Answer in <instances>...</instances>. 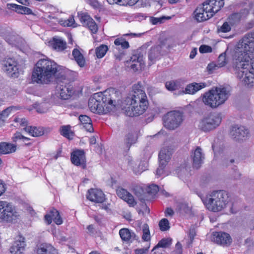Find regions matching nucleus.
I'll return each instance as SVG.
<instances>
[{
	"label": "nucleus",
	"instance_id": "1",
	"mask_svg": "<svg viewBox=\"0 0 254 254\" xmlns=\"http://www.w3.org/2000/svg\"><path fill=\"white\" fill-rule=\"evenodd\" d=\"M254 53V32L247 34L239 41L235 49L233 65L237 77L246 85H254V62L249 64Z\"/></svg>",
	"mask_w": 254,
	"mask_h": 254
},
{
	"label": "nucleus",
	"instance_id": "2",
	"mask_svg": "<svg viewBox=\"0 0 254 254\" xmlns=\"http://www.w3.org/2000/svg\"><path fill=\"white\" fill-rule=\"evenodd\" d=\"M125 110L128 116H138L143 114L147 108L148 101L144 88L140 83L132 86V94L125 100Z\"/></svg>",
	"mask_w": 254,
	"mask_h": 254
},
{
	"label": "nucleus",
	"instance_id": "3",
	"mask_svg": "<svg viewBox=\"0 0 254 254\" xmlns=\"http://www.w3.org/2000/svg\"><path fill=\"white\" fill-rule=\"evenodd\" d=\"M59 68L52 60L48 58L40 59L34 67L32 81L38 84H49L55 78Z\"/></svg>",
	"mask_w": 254,
	"mask_h": 254
},
{
	"label": "nucleus",
	"instance_id": "4",
	"mask_svg": "<svg viewBox=\"0 0 254 254\" xmlns=\"http://www.w3.org/2000/svg\"><path fill=\"white\" fill-rule=\"evenodd\" d=\"M118 94V92L113 89L106 90L104 93H95L89 99V108L91 112L99 114L110 112L116 106V99Z\"/></svg>",
	"mask_w": 254,
	"mask_h": 254
},
{
	"label": "nucleus",
	"instance_id": "5",
	"mask_svg": "<svg viewBox=\"0 0 254 254\" xmlns=\"http://www.w3.org/2000/svg\"><path fill=\"white\" fill-rule=\"evenodd\" d=\"M229 96V91L225 87H216L205 92L203 95L202 101L205 106L216 109L224 104Z\"/></svg>",
	"mask_w": 254,
	"mask_h": 254
},
{
	"label": "nucleus",
	"instance_id": "6",
	"mask_svg": "<svg viewBox=\"0 0 254 254\" xmlns=\"http://www.w3.org/2000/svg\"><path fill=\"white\" fill-rule=\"evenodd\" d=\"M229 96V91L225 87H216L205 92L203 95L202 101L205 106L216 109L224 104Z\"/></svg>",
	"mask_w": 254,
	"mask_h": 254
},
{
	"label": "nucleus",
	"instance_id": "7",
	"mask_svg": "<svg viewBox=\"0 0 254 254\" xmlns=\"http://www.w3.org/2000/svg\"><path fill=\"white\" fill-rule=\"evenodd\" d=\"M202 200L207 208L213 212L221 211L229 202L228 194L224 190L213 191Z\"/></svg>",
	"mask_w": 254,
	"mask_h": 254
},
{
	"label": "nucleus",
	"instance_id": "8",
	"mask_svg": "<svg viewBox=\"0 0 254 254\" xmlns=\"http://www.w3.org/2000/svg\"><path fill=\"white\" fill-rule=\"evenodd\" d=\"M19 217V212L12 203L0 200V222H12Z\"/></svg>",
	"mask_w": 254,
	"mask_h": 254
},
{
	"label": "nucleus",
	"instance_id": "9",
	"mask_svg": "<svg viewBox=\"0 0 254 254\" xmlns=\"http://www.w3.org/2000/svg\"><path fill=\"white\" fill-rule=\"evenodd\" d=\"M19 217V212L12 203L0 200V222H12Z\"/></svg>",
	"mask_w": 254,
	"mask_h": 254
},
{
	"label": "nucleus",
	"instance_id": "10",
	"mask_svg": "<svg viewBox=\"0 0 254 254\" xmlns=\"http://www.w3.org/2000/svg\"><path fill=\"white\" fill-rule=\"evenodd\" d=\"M221 120L219 114L211 113L201 120L198 127L204 131H209L217 127L221 124Z\"/></svg>",
	"mask_w": 254,
	"mask_h": 254
},
{
	"label": "nucleus",
	"instance_id": "11",
	"mask_svg": "<svg viewBox=\"0 0 254 254\" xmlns=\"http://www.w3.org/2000/svg\"><path fill=\"white\" fill-rule=\"evenodd\" d=\"M182 115L179 112H171L164 118V127L169 129H174L178 127L182 122Z\"/></svg>",
	"mask_w": 254,
	"mask_h": 254
},
{
	"label": "nucleus",
	"instance_id": "12",
	"mask_svg": "<svg viewBox=\"0 0 254 254\" xmlns=\"http://www.w3.org/2000/svg\"><path fill=\"white\" fill-rule=\"evenodd\" d=\"M2 69L9 77H16L18 76L17 63L13 58H5L2 62Z\"/></svg>",
	"mask_w": 254,
	"mask_h": 254
},
{
	"label": "nucleus",
	"instance_id": "13",
	"mask_svg": "<svg viewBox=\"0 0 254 254\" xmlns=\"http://www.w3.org/2000/svg\"><path fill=\"white\" fill-rule=\"evenodd\" d=\"M78 17L83 26L87 27L92 33L95 34L97 32V25L88 14L85 12H79Z\"/></svg>",
	"mask_w": 254,
	"mask_h": 254
},
{
	"label": "nucleus",
	"instance_id": "14",
	"mask_svg": "<svg viewBox=\"0 0 254 254\" xmlns=\"http://www.w3.org/2000/svg\"><path fill=\"white\" fill-rule=\"evenodd\" d=\"M211 240L214 243L223 246H229L232 243V239L230 235L223 232H214Z\"/></svg>",
	"mask_w": 254,
	"mask_h": 254
},
{
	"label": "nucleus",
	"instance_id": "15",
	"mask_svg": "<svg viewBox=\"0 0 254 254\" xmlns=\"http://www.w3.org/2000/svg\"><path fill=\"white\" fill-rule=\"evenodd\" d=\"M230 135L236 141L246 139L249 135V131L244 127L234 126L232 127Z\"/></svg>",
	"mask_w": 254,
	"mask_h": 254
},
{
	"label": "nucleus",
	"instance_id": "16",
	"mask_svg": "<svg viewBox=\"0 0 254 254\" xmlns=\"http://www.w3.org/2000/svg\"><path fill=\"white\" fill-rule=\"evenodd\" d=\"M192 159V165L193 167L198 169L203 163L205 158V154L202 149L200 147H197L191 155Z\"/></svg>",
	"mask_w": 254,
	"mask_h": 254
},
{
	"label": "nucleus",
	"instance_id": "17",
	"mask_svg": "<svg viewBox=\"0 0 254 254\" xmlns=\"http://www.w3.org/2000/svg\"><path fill=\"white\" fill-rule=\"evenodd\" d=\"M194 17L198 22H202L212 17L211 13L204 6V3L202 6L197 7L194 12Z\"/></svg>",
	"mask_w": 254,
	"mask_h": 254
},
{
	"label": "nucleus",
	"instance_id": "18",
	"mask_svg": "<svg viewBox=\"0 0 254 254\" xmlns=\"http://www.w3.org/2000/svg\"><path fill=\"white\" fill-rule=\"evenodd\" d=\"M224 0H207L204 2V6L210 11L213 16L224 6Z\"/></svg>",
	"mask_w": 254,
	"mask_h": 254
},
{
	"label": "nucleus",
	"instance_id": "19",
	"mask_svg": "<svg viewBox=\"0 0 254 254\" xmlns=\"http://www.w3.org/2000/svg\"><path fill=\"white\" fill-rule=\"evenodd\" d=\"M72 163L76 166H81L83 168L86 166L85 156L83 150H77L73 152L71 155Z\"/></svg>",
	"mask_w": 254,
	"mask_h": 254
},
{
	"label": "nucleus",
	"instance_id": "20",
	"mask_svg": "<svg viewBox=\"0 0 254 254\" xmlns=\"http://www.w3.org/2000/svg\"><path fill=\"white\" fill-rule=\"evenodd\" d=\"M57 94L59 95L61 99H68L73 93V87L69 84H58L57 87Z\"/></svg>",
	"mask_w": 254,
	"mask_h": 254
},
{
	"label": "nucleus",
	"instance_id": "21",
	"mask_svg": "<svg viewBox=\"0 0 254 254\" xmlns=\"http://www.w3.org/2000/svg\"><path fill=\"white\" fill-rule=\"evenodd\" d=\"M87 198L93 202L102 203L105 200V195L102 190L92 189L88 190Z\"/></svg>",
	"mask_w": 254,
	"mask_h": 254
},
{
	"label": "nucleus",
	"instance_id": "22",
	"mask_svg": "<svg viewBox=\"0 0 254 254\" xmlns=\"http://www.w3.org/2000/svg\"><path fill=\"white\" fill-rule=\"evenodd\" d=\"M117 195L126 201L130 206H134L136 204L133 195L124 189H118L117 190Z\"/></svg>",
	"mask_w": 254,
	"mask_h": 254
},
{
	"label": "nucleus",
	"instance_id": "23",
	"mask_svg": "<svg viewBox=\"0 0 254 254\" xmlns=\"http://www.w3.org/2000/svg\"><path fill=\"white\" fill-rule=\"evenodd\" d=\"M119 234L122 240L126 242L131 243L139 238L133 232L127 228L121 229L119 231Z\"/></svg>",
	"mask_w": 254,
	"mask_h": 254
},
{
	"label": "nucleus",
	"instance_id": "24",
	"mask_svg": "<svg viewBox=\"0 0 254 254\" xmlns=\"http://www.w3.org/2000/svg\"><path fill=\"white\" fill-rule=\"evenodd\" d=\"M172 153V149L168 147L162 148L159 154V159L160 164L162 166H166L170 160Z\"/></svg>",
	"mask_w": 254,
	"mask_h": 254
},
{
	"label": "nucleus",
	"instance_id": "25",
	"mask_svg": "<svg viewBox=\"0 0 254 254\" xmlns=\"http://www.w3.org/2000/svg\"><path fill=\"white\" fill-rule=\"evenodd\" d=\"M206 86L205 83L192 82L187 85L185 88V93L189 94H194L197 91L205 88Z\"/></svg>",
	"mask_w": 254,
	"mask_h": 254
},
{
	"label": "nucleus",
	"instance_id": "26",
	"mask_svg": "<svg viewBox=\"0 0 254 254\" xmlns=\"http://www.w3.org/2000/svg\"><path fill=\"white\" fill-rule=\"evenodd\" d=\"M130 68L134 71L141 68V65L143 62V56L138 54H135L130 57L128 62Z\"/></svg>",
	"mask_w": 254,
	"mask_h": 254
},
{
	"label": "nucleus",
	"instance_id": "27",
	"mask_svg": "<svg viewBox=\"0 0 254 254\" xmlns=\"http://www.w3.org/2000/svg\"><path fill=\"white\" fill-rule=\"evenodd\" d=\"M37 254H58V253L51 244L44 243L38 247Z\"/></svg>",
	"mask_w": 254,
	"mask_h": 254
},
{
	"label": "nucleus",
	"instance_id": "28",
	"mask_svg": "<svg viewBox=\"0 0 254 254\" xmlns=\"http://www.w3.org/2000/svg\"><path fill=\"white\" fill-rule=\"evenodd\" d=\"M53 48L58 52L64 51L66 48V43L60 38H54L51 41Z\"/></svg>",
	"mask_w": 254,
	"mask_h": 254
},
{
	"label": "nucleus",
	"instance_id": "29",
	"mask_svg": "<svg viewBox=\"0 0 254 254\" xmlns=\"http://www.w3.org/2000/svg\"><path fill=\"white\" fill-rule=\"evenodd\" d=\"M72 56L77 64L80 67H83L85 66L86 64L85 59L78 49L74 48L72 52Z\"/></svg>",
	"mask_w": 254,
	"mask_h": 254
},
{
	"label": "nucleus",
	"instance_id": "30",
	"mask_svg": "<svg viewBox=\"0 0 254 254\" xmlns=\"http://www.w3.org/2000/svg\"><path fill=\"white\" fill-rule=\"evenodd\" d=\"M25 243L23 241H16L10 248L11 254H21L24 250Z\"/></svg>",
	"mask_w": 254,
	"mask_h": 254
},
{
	"label": "nucleus",
	"instance_id": "31",
	"mask_svg": "<svg viewBox=\"0 0 254 254\" xmlns=\"http://www.w3.org/2000/svg\"><path fill=\"white\" fill-rule=\"evenodd\" d=\"M79 120L83 127L90 132H93L94 129L91 119L86 115H80Z\"/></svg>",
	"mask_w": 254,
	"mask_h": 254
},
{
	"label": "nucleus",
	"instance_id": "32",
	"mask_svg": "<svg viewBox=\"0 0 254 254\" xmlns=\"http://www.w3.org/2000/svg\"><path fill=\"white\" fill-rule=\"evenodd\" d=\"M16 146L14 144L6 143H0V154H6L15 151Z\"/></svg>",
	"mask_w": 254,
	"mask_h": 254
},
{
	"label": "nucleus",
	"instance_id": "33",
	"mask_svg": "<svg viewBox=\"0 0 254 254\" xmlns=\"http://www.w3.org/2000/svg\"><path fill=\"white\" fill-rule=\"evenodd\" d=\"M23 129L26 132L33 137L40 136L44 134L43 129L41 127L26 126Z\"/></svg>",
	"mask_w": 254,
	"mask_h": 254
},
{
	"label": "nucleus",
	"instance_id": "34",
	"mask_svg": "<svg viewBox=\"0 0 254 254\" xmlns=\"http://www.w3.org/2000/svg\"><path fill=\"white\" fill-rule=\"evenodd\" d=\"M7 6H10V7L13 8L15 9L16 11L20 14H32V10L26 6L19 5L16 4H8Z\"/></svg>",
	"mask_w": 254,
	"mask_h": 254
},
{
	"label": "nucleus",
	"instance_id": "35",
	"mask_svg": "<svg viewBox=\"0 0 254 254\" xmlns=\"http://www.w3.org/2000/svg\"><path fill=\"white\" fill-rule=\"evenodd\" d=\"M160 49L161 47L160 46H156L152 48L150 50L148 53V58L152 63L159 57Z\"/></svg>",
	"mask_w": 254,
	"mask_h": 254
},
{
	"label": "nucleus",
	"instance_id": "36",
	"mask_svg": "<svg viewBox=\"0 0 254 254\" xmlns=\"http://www.w3.org/2000/svg\"><path fill=\"white\" fill-rule=\"evenodd\" d=\"M134 192L135 195L140 201L147 199V196L145 190L141 187H136L134 189Z\"/></svg>",
	"mask_w": 254,
	"mask_h": 254
},
{
	"label": "nucleus",
	"instance_id": "37",
	"mask_svg": "<svg viewBox=\"0 0 254 254\" xmlns=\"http://www.w3.org/2000/svg\"><path fill=\"white\" fill-rule=\"evenodd\" d=\"M180 86V82L179 80L168 81L165 83V87L169 91H174L178 89Z\"/></svg>",
	"mask_w": 254,
	"mask_h": 254
},
{
	"label": "nucleus",
	"instance_id": "38",
	"mask_svg": "<svg viewBox=\"0 0 254 254\" xmlns=\"http://www.w3.org/2000/svg\"><path fill=\"white\" fill-rule=\"evenodd\" d=\"M136 140V138L133 134H127L125 138V144L126 145V148L127 150H128L130 146L135 142Z\"/></svg>",
	"mask_w": 254,
	"mask_h": 254
},
{
	"label": "nucleus",
	"instance_id": "39",
	"mask_svg": "<svg viewBox=\"0 0 254 254\" xmlns=\"http://www.w3.org/2000/svg\"><path fill=\"white\" fill-rule=\"evenodd\" d=\"M108 50L107 46L101 45L96 49V55L99 59L103 58Z\"/></svg>",
	"mask_w": 254,
	"mask_h": 254
},
{
	"label": "nucleus",
	"instance_id": "40",
	"mask_svg": "<svg viewBox=\"0 0 254 254\" xmlns=\"http://www.w3.org/2000/svg\"><path fill=\"white\" fill-rule=\"evenodd\" d=\"M172 244V240L169 238H164L160 241L158 244L154 247V249L157 248H166L169 247Z\"/></svg>",
	"mask_w": 254,
	"mask_h": 254
},
{
	"label": "nucleus",
	"instance_id": "41",
	"mask_svg": "<svg viewBox=\"0 0 254 254\" xmlns=\"http://www.w3.org/2000/svg\"><path fill=\"white\" fill-rule=\"evenodd\" d=\"M114 44L117 46H120L123 49H127L129 47L128 42L123 37L116 39Z\"/></svg>",
	"mask_w": 254,
	"mask_h": 254
},
{
	"label": "nucleus",
	"instance_id": "42",
	"mask_svg": "<svg viewBox=\"0 0 254 254\" xmlns=\"http://www.w3.org/2000/svg\"><path fill=\"white\" fill-rule=\"evenodd\" d=\"M5 40L9 44L17 46L19 45L18 41L20 40V38L13 35H9L6 37Z\"/></svg>",
	"mask_w": 254,
	"mask_h": 254
},
{
	"label": "nucleus",
	"instance_id": "43",
	"mask_svg": "<svg viewBox=\"0 0 254 254\" xmlns=\"http://www.w3.org/2000/svg\"><path fill=\"white\" fill-rule=\"evenodd\" d=\"M60 133L64 137L69 138L70 134L72 133L71 127L69 125L62 126L60 128Z\"/></svg>",
	"mask_w": 254,
	"mask_h": 254
},
{
	"label": "nucleus",
	"instance_id": "44",
	"mask_svg": "<svg viewBox=\"0 0 254 254\" xmlns=\"http://www.w3.org/2000/svg\"><path fill=\"white\" fill-rule=\"evenodd\" d=\"M142 232L143 235L142 236V239L144 241H149L150 239V235L149 227L147 224H145L143 225Z\"/></svg>",
	"mask_w": 254,
	"mask_h": 254
},
{
	"label": "nucleus",
	"instance_id": "45",
	"mask_svg": "<svg viewBox=\"0 0 254 254\" xmlns=\"http://www.w3.org/2000/svg\"><path fill=\"white\" fill-rule=\"evenodd\" d=\"M159 188L158 186L155 185H151L145 189L146 195L147 194L153 196L158 191Z\"/></svg>",
	"mask_w": 254,
	"mask_h": 254
},
{
	"label": "nucleus",
	"instance_id": "46",
	"mask_svg": "<svg viewBox=\"0 0 254 254\" xmlns=\"http://www.w3.org/2000/svg\"><path fill=\"white\" fill-rule=\"evenodd\" d=\"M169 224V221L166 218L162 219L159 223L160 229L162 231L169 230L170 228Z\"/></svg>",
	"mask_w": 254,
	"mask_h": 254
},
{
	"label": "nucleus",
	"instance_id": "47",
	"mask_svg": "<svg viewBox=\"0 0 254 254\" xmlns=\"http://www.w3.org/2000/svg\"><path fill=\"white\" fill-rule=\"evenodd\" d=\"M226 63V54L225 53H222L219 56L218 59L217 64L218 67H221L225 66Z\"/></svg>",
	"mask_w": 254,
	"mask_h": 254
},
{
	"label": "nucleus",
	"instance_id": "48",
	"mask_svg": "<svg viewBox=\"0 0 254 254\" xmlns=\"http://www.w3.org/2000/svg\"><path fill=\"white\" fill-rule=\"evenodd\" d=\"M78 73L76 71H73L69 70H67L65 71V77L70 80H74L77 77Z\"/></svg>",
	"mask_w": 254,
	"mask_h": 254
},
{
	"label": "nucleus",
	"instance_id": "49",
	"mask_svg": "<svg viewBox=\"0 0 254 254\" xmlns=\"http://www.w3.org/2000/svg\"><path fill=\"white\" fill-rule=\"evenodd\" d=\"M60 23L61 25H63L64 26H71L74 23V19L73 17L71 16L66 20H61Z\"/></svg>",
	"mask_w": 254,
	"mask_h": 254
},
{
	"label": "nucleus",
	"instance_id": "50",
	"mask_svg": "<svg viewBox=\"0 0 254 254\" xmlns=\"http://www.w3.org/2000/svg\"><path fill=\"white\" fill-rule=\"evenodd\" d=\"M177 209L180 213L187 212L189 210V207L185 203H180L177 206Z\"/></svg>",
	"mask_w": 254,
	"mask_h": 254
},
{
	"label": "nucleus",
	"instance_id": "51",
	"mask_svg": "<svg viewBox=\"0 0 254 254\" xmlns=\"http://www.w3.org/2000/svg\"><path fill=\"white\" fill-rule=\"evenodd\" d=\"M21 139L27 141L30 139L29 138L25 137L23 135H22L21 133L19 132H16L15 133H14L13 136L12 137V140L14 142H16L18 140Z\"/></svg>",
	"mask_w": 254,
	"mask_h": 254
},
{
	"label": "nucleus",
	"instance_id": "52",
	"mask_svg": "<svg viewBox=\"0 0 254 254\" xmlns=\"http://www.w3.org/2000/svg\"><path fill=\"white\" fill-rule=\"evenodd\" d=\"M199 50L201 53H209L212 51V48L209 46L203 45L199 47Z\"/></svg>",
	"mask_w": 254,
	"mask_h": 254
},
{
	"label": "nucleus",
	"instance_id": "53",
	"mask_svg": "<svg viewBox=\"0 0 254 254\" xmlns=\"http://www.w3.org/2000/svg\"><path fill=\"white\" fill-rule=\"evenodd\" d=\"M11 109L10 108H7L6 109L4 110L1 114H0V116L1 118L3 119L4 121H5L6 119L8 117L10 113L11 112Z\"/></svg>",
	"mask_w": 254,
	"mask_h": 254
},
{
	"label": "nucleus",
	"instance_id": "54",
	"mask_svg": "<svg viewBox=\"0 0 254 254\" xmlns=\"http://www.w3.org/2000/svg\"><path fill=\"white\" fill-rule=\"evenodd\" d=\"M165 19V17H160V18L151 17L150 18V21L152 24L156 25L158 23H162V20Z\"/></svg>",
	"mask_w": 254,
	"mask_h": 254
},
{
	"label": "nucleus",
	"instance_id": "55",
	"mask_svg": "<svg viewBox=\"0 0 254 254\" xmlns=\"http://www.w3.org/2000/svg\"><path fill=\"white\" fill-rule=\"evenodd\" d=\"M230 30H231L230 26L228 23V22H226L223 23L222 26L219 29V31L220 32L225 33V32H229V31H230Z\"/></svg>",
	"mask_w": 254,
	"mask_h": 254
},
{
	"label": "nucleus",
	"instance_id": "56",
	"mask_svg": "<svg viewBox=\"0 0 254 254\" xmlns=\"http://www.w3.org/2000/svg\"><path fill=\"white\" fill-rule=\"evenodd\" d=\"M149 247L136 249L134 250L135 254H146L148 251Z\"/></svg>",
	"mask_w": 254,
	"mask_h": 254
},
{
	"label": "nucleus",
	"instance_id": "57",
	"mask_svg": "<svg viewBox=\"0 0 254 254\" xmlns=\"http://www.w3.org/2000/svg\"><path fill=\"white\" fill-rule=\"evenodd\" d=\"M138 0H123L122 5H133L135 4Z\"/></svg>",
	"mask_w": 254,
	"mask_h": 254
},
{
	"label": "nucleus",
	"instance_id": "58",
	"mask_svg": "<svg viewBox=\"0 0 254 254\" xmlns=\"http://www.w3.org/2000/svg\"><path fill=\"white\" fill-rule=\"evenodd\" d=\"M165 166L161 165L160 164V163H159V166L156 170V175L158 177H160L164 174V169Z\"/></svg>",
	"mask_w": 254,
	"mask_h": 254
},
{
	"label": "nucleus",
	"instance_id": "59",
	"mask_svg": "<svg viewBox=\"0 0 254 254\" xmlns=\"http://www.w3.org/2000/svg\"><path fill=\"white\" fill-rule=\"evenodd\" d=\"M196 234L195 229L194 227L191 228L189 231V237L191 242H192Z\"/></svg>",
	"mask_w": 254,
	"mask_h": 254
},
{
	"label": "nucleus",
	"instance_id": "60",
	"mask_svg": "<svg viewBox=\"0 0 254 254\" xmlns=\"http://www.w3.org/2000/svg\"><path fill=\"white\" fill-rule=\"evenodd\" d=\"M53 221L57 225H60L63 223V220L61 217L60 214L56 217H54Z\"/></svg>",
	"mask_w": 254,
	"mask_h": 254
},
{
	"label": "nucleus",
	"instance_id": "61",
	"mask_svg": "<svg viewBox=\"0 0 254 254\" xmlns=\"http://www.w3.org/2000/svg\"><path fill=\"white\" fill-rule=\"evenodd\" d=\"M218 67L217 64L214 63H211L207 66V69L209 71H212L216 69V67Z\"/></svg>",
	"mask_w": 254,
	"mask_h": 254
},
{
	"label": "nucleus",
	"instance_id": "62",
	"mask_svg": "<svg viewBox=\"0 0 254 254\" xmlns=\"http://www.w3.org/2000/svg\"><path fill=\"white\" fill-rule=\"evenodd\" d=\"M50 215L52 216V220L59 214V212L55 209H52L50 212Z\"/></svg>",
	"mask_w": 254,
	"mask_h": 254
},
{
	"label": "nucleus",
	"instance_id": "63",
	"mask_svg": "<svg viewBox=\"0 0 254 254\" xmlns=\"http://www.w3.org/2000/svg\"><path fill=\"white\" fill-rule=\"evenodd\" d=\"M5 191L4 184L0 180V196H1Z\"/></svg>",
	"mask_w": 254,
	"mask_h": 254
},
{
	"label": "nucleus",
	"instance_id": "64",
	"mask_svg": "<svg viewBox=\"0 0 254 254\" xmlns=\"http://www.w3.org/2000/svg\"><path fill=\"white\" fill-rule=\"evenodd\" d=\"M165 213L166 216H172L174 214V211L171 208H167L165 211Z\"/></svg>",
	"mask_w": 254,
	"mask_h": 254
}]
</instances>
